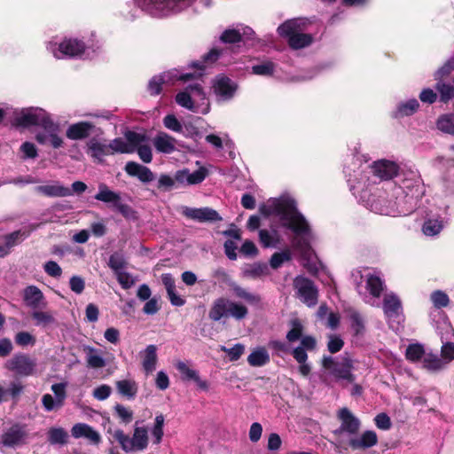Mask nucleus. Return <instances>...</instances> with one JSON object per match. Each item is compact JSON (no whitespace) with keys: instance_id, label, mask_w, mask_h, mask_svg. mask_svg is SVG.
<instances>
[{"instance_id":"obj_1","label":"nucleus","mask_w":454,"mask_h":454,"mask_svg":"<svg viewBox=\"0 0 454 454\" xmlns=\"http://www.w3.org/2000/svg\"><path fill=\"white\" fill-rule=\"evenodd\" d=\"M424 193L417 169L407 164H399V215H409L417 210L425 211L421 207Z\"/></svg>"},{"instance_id":"obj_2","label":"nucleus","mask_w":454,"mask_h":454,"mask_svg":"<svg viewBox=\"0 0 454 454\" xmlns=\"http://www.w3.org/2000/svg\"><path fill=\"white\" fill-rule=\"evenodd\" d=\"M298 211L295 200L286 196L271 198L259 207V212L262 216L268 218L273 215H277L283 228L294 231L300 230L301 226L297 223L302 222L301 217L297 215Z\"/></svg>"},{"instance_id":"obj_3","label":"nucleus","mask_w":454,"mask_h":454,"mask_svg":"<svg viewBox=\"0 0 454 454\" xmlns=\"http://www.w3.org/2000/svg\"><path fill=\"white\" fill-rule=\"evenodd\" d=\"M305 24L301 20L293 19L283 22L277 29L278 34L287 39L289 47L293 50H300L309 46L313 43L310 34L302 33Z\"/></svg>"},{"instance_id":"obj_4","label":"nucleus","mask_w":454,"mask_h":454,"mask_svg":"<svg viewBox=\"0 0 454 454\" xmlns=\"http://www.w3.org/2000/svg\"><path fill=\"white\" fill-rule=\"evenodd\" d=\"M12 125L16 128L23 129L40 126L43 129H54V121L51 115L42 108L22 109L20 113L16 114Z\"/></svg>"},{"instance_id":"obj_5","label":"nucleus","mask_w":454,"mask_h":454,"mask_svg":"<svg viewBox=\"0 0 454 454\" xmlns=\"http://www.w3.org/2000/svg\"><path fill=\"white\" fill-rule=\"evenodd\" d=\"M248 314L247 308L242 303L220 297L214 301L208 312V317L214 321H220L223 317H232L236 320L244 319Z\"/></svg>"},{"instance_id":"obj_6","label":"nucleus","mask_w":454,"mask_h":454,"mask_svg":"<svg viewBox=\"0 0 454 454\" xmlns=\"http://www.w3.org/2000/svg\"><path fill=\"white\" fill-rule=\"evenodd\" d=\"M97 200L112 204L113 207L127 220H137V213L129 205L123 203L120 194L109 189L101 183L98 185V192L94 196Z\"/></svg>"},{"instance_id":"obj_7","label":"nucleus","mask_w":454,"mask_h":454,"mask_svg":"<svg viewBox=\"0 0 454 454\" xmlns=\"http://www.w3.org/2000/svg\"><path fill=\"white\" fill-rule=\"evenodd\" d=\"M196 0H137L139 6L153 14L179 12Z\"/></svg>"},{"instance_id":"obj_8","label":"nucleus","mask_w":454,"mask_h":454,"mask_svg":"<svg viewBox=\"0 0 454 454\" xmlns=\"http://www.w3.org/2000/svg\"><path fill=\"white\" fill-rule=\"evenodd\" d=\"M322 366L330 371L336 379L345 380L349 383L355 381L356 377L351 372L353 362L348 356H342L340 362H336L332 356H324Z\"/></svg>"},{"instance_id":"obj_9","label":"nucleus","mask_w":454,"mask_h":454,"mask_svg":"<svg viewBox=\"0 0 454 454\" xmlns=\"http://www.w3.org/2000/svg\"><path fill=\"white\" fill-rule=\"evenodd\" d=\"M212 276L219 282L226 284L237 298L243 299L252 305H257L261 302L262 299L259 294L247 292L245 288L238 285L231 279V276L223 268L215 270Z\"/></svg>"},{"instance_id":"obj_10","label":"nucleus","mask_w":454,"mask_h":454,"mask_svg":"<svg viewBox=\"0 0 454 454\" xmlns=\"http://www.w3.org/2000/svg\"><path fill=\"white\" fill-rule=\"evenodd\" d=\"M420 214L425 217V222L422 225V232L427 237L437 236L444 227L447 207L438 209L429 208L422 211Z\"/></svg>"},{"instance_id":"obj_11","label":"nucleus","mask_w":454,"mask_h":454,"mask_svg":"<svg viewBox=\"0 0 454 454\" xmlns=\"http://www.w3.org/2000/svg\"><path fill=\"white\" fill-rule=\"evenodd\" d=\"M294 288L300 299L309 307L317 303L318 290L314 282L305 277H297L294 280Z\"/></svg>"},{"instance_id":"obj_12","label":"nucleus","mask_w":454,"mask_h":454,"mask_svg":"<svg viewBox=\"0 0 454 454\" xmlns=\"http://www.w3.org/2000/svg\"><path fill=\"white\" fill-rule=\"evenodd\" d=\"M36 363L28 355L19 353L15 354L7 361L6 368L16 374L27 377L34 374Z\"/></svg>"},{"instance_id":"obj_13","label":"nucleus","mask_w":454,"mask_h":454,"mask_svg":"<svg viewBox=\"0 0 454 454\" xmlns=\"http://www.w3.org/2000/svg\"><path fill=\"white\" fill-rule=\"evenodd\" d=\"M51 390L55 395L53 397L51 394H44L42 396V404L45 411H52L60 409L67 398V383H56L51 385Z\"/></svg>"},{"instance_id":"obj_14","label":"nucleus","mask_w":454,"mask_h":454,"mask_svg":"<svg viewBox=\"0 0 454 454\" xmlns=\"http://www.w3.org/2000/svg\"><path fill=\"white\" fill-rule=\"evenodd\" d=\"M26 427L27 426L24 424H13L2 434V444L8 448H15L25 444L27 437Z\"/></svg>"},{"instance_id":"obj_15","label":"nucleus","mask_w":454,"mask_h":454,"mask_svg":"<svg viewBox=\"0 0 454 454\" xmlns=\"http://www.w3.org/2000/svg\"><path fill=\"white\" fill-rule=\"evenodd\" d=\"M297 215L301 217L302 222L301 223H297L298 226H301L300 230L294 231L293 229H288L294 234L291 239V243L294 248L301 253H307L310 249V244L305 236L309 234L310 227L308 221L300 211H298Z\"/></svg>"},{"instance_id":"obj_16","label":"nucleus","mask_w":454,"mask_h":454,"mask_svg":"<svg viewBox=\"0 0 454 454\" xmlns=\"http://www.w3.org/2000/svg\"><path fill=\"white\" fill-rule=\"evenodd\" d=\"M337 417L340 421V426L335 430V434H356L358 433L361 426L360 420L348 408L340 409Z\"/></svg>"},{"instance_id":"obj_17","label":"nucleus","mask_w":454,"mask_h":454,"mask_svg":"<svg viewBox=\"0 0 454 454\" xmlns=\"http://www.w3.org/2000/svg\"><path fill=\"white\" fill-rule=\"evenodd\" d=\"M183 214L185 217L199 223H215L222 221V217L218 212L207 207L200 208L185 207Z\"/></svg>"},{"instance_id":"obj_18","label":"nucleus","mask_w":454,"mask_h":454,"mask_svg":"<svg viewBox=\"0 0 454 454\" xmlns=\"http://www.w3.org/2000/svg\"><path fill=\"white\" fill-rule=\"evenodd\" d=\"M87 46L82 40L77 38H64L59 43L58 50L64 56L69 58L82 57Z\"/></svg>"},{"instance_id":"obj_19","label":"nucleus","mask_w":454,"mask_h":454,"mask_svg":"<svg viewBox=\"0 0 454 454\" xmlns=\"http://www.w3.org/2000/svg\"><path fill=\"white\" fill-rule=\"evenodd\" d=\"M95 129V125L90 121H78L68 126L66 137L71 140H83L90 137Z\"/></svg>"},{"instance_id":"obj_20","label":"nucleus","mask_w":454,"mask_h":454,"mask_svg":"<svg viewBox=\"0 0 454 454\" xmlns=\"http://www.w3.org/2000/svg\"><path fill=\"white\" fill-rule=\"evenodd\" d=\"M128 176L137 177L141 183L148 184L155 180V174L146 166L136 161H128L124 167Z\"/></svg>"},{"instance_id":"obj_21","label":"nucleus","mask_w":454,"mask_h":454,"mask_svg":"<svg viewBox=\"0 0 454 454\" xmlns=\"http://www.w3.org/2000/svg\"><path fill=\"white\" fill-rule=\"evenodd\" d=\"M372 174L380 180H389L397 175V164L387 160H380L371 165Z\"/></svg>"},{"instance_id":"obj_22","label":"nucleus","mask_w":454,"mask_h":454,"mask_svg":"<svg viewBox=\"0 0 454 454\" xmlns=\"http://www.w3.org/2000/svg\"><path fill=\"white\" fill-rule=\"evenodd\" d=\"M23 299L26 305L33 309H43L47 305L43 292L35 286H29L24 289Z\"/></svg>"},{"instance_id":"obj_23","label":"nucleus","mask_w":454,"mask_h":454,"mask_svg":"<svg viewBox=\"0 0 454 454\" xmlns=\"http://www.w3.org/2000/svg\"><path fill=\"white\" fill-rule=\"evenodd\" d=\"M176 370L181 374V379L184 381L192 380L196 383L197 387L204 391H207L209 385L207 380H201L199 372L196 370L189 368L185 363L179 361L176 365Z\"/></svg>"},{"instance_id":"obj_24","label":"nucleus","mask_w":454,"mask_h":454,"mask_svg":"<svg viewBox=\"0 0 454 454\" xmlns=\"http://www.w3.org/2000/svg\"><path fill=\"white\" fill-rule=\"evenodd\" d=\"M316 348V339L311 335H306L301 339L300 346L293 349L292 356L298 364H303L308 360L307 351H313Z\"/></svg>"},{"instance_id":"obj_25","label":"nucleus","mask_w":454,"mask_h":454,"mask_svg":"<svg viewBox=\"0 0 454 454\" xmlns=\"http://www.w3.org/2000/svg\"><path fill=\"white\" fill-rule=\"evenodd\" d=\"M213 89L216 95L224 99H230L234 96L237 86L229 77L221 75L216 77Z\"/></svg>"},{"instance_id":"obj_26","label":"nucleus","mask_w":454,"mask_h":454,"mask_svg":"<svg viewBox=\"0 0 454 454\" xmlns=\"http://www.w3.org/2000/svg\"><path fill=\"white\" fill-rule=\"evenodd\" d=\"M378 443V436L374 431L366 430L359 438H351L348 445L352 450H366Z\"/></svg>"},{"instance_id":"obj_27","label":"nucleus","mask_w":454,"mask_h":454,"mask_svg":"<svg viewBox=\"0 0 454 454\" xmlns=\"http://www.w3.org/2000/svg\"><path fill=\"white\" fill-rule=\"evenodd\" d=\"M382 309L389 327L395 330V323H396L397 318V296L394 294H386L383 299Z\"/></svg>"},{"instance_id":"obj_28","label":"nucleus","mask_w":454,"mask_h":454,"mask_svg":"<svg viewBox=\"0 0 454 454\" xmlns=\"http://www.w3.org/2000/svg\"><path fill=\"white\" fill-rule=\"evenodd\" d=\"M421 368L430 373H439L447 368L441 356L433 352H427L421 363Z\"/></svg>"},{"instance_id":"obj_29","label":"nucleus","mask_w":454,"mask_h":454,"mask_svg":"<svg viewBox=\"0 0 454 454\" xmlns=\"http://www.w3.org/2000/svg\"><path fill=\"white\" fill-rule=\"evenodd\" d=\"M72 435L74 438L84 437L89 439L92 443L98 444L101 442V436L92 427L84 424L77 423L73 426L71 429Z\"/></svg>"},{"instance_id":"obj_30","label":"nucleus","mask_w":454,"mask_h":454,"mask_svg":"<svg viewBox=\"0 0 454 454\" xmlns=\"http://www.w3.org/2000/svg\"><path fill=\"white\" fill-rule=\"evenodd\" d=\"M35 190L37 193L46 197H68L72 195L70 188L59 184V182L54 184L39 185Z\"/></svg>"},{"instance_id":"obj_31","label":"nucleus","mask_w":454,"mask_h":454,"mask_svg":"<svg viewBox=\"0 0 454 454\" xmlns=\"http://www.w3.org/2000/svg\"><path fill=\"white\" fill-rule=\"evenodd\" d=\"M153 142L159 153L168 154L176 151V138L165 132H159Z\"/></svg>"},{"instance_id":"obj_32","label":"nucleus","mask_w":454,"mask_h":454,"mask_svg":"<svg viewBox=\"0 0 454 454\" xmlns=\"http://www.w3.org/2000/svg\"><path fill=\"white\" fill-rule=\"evenodd\" d=\"M87 147V153L98 161H102L104 156L111 155L109 144H103L96 138L90 139Z\"/></svg>"},{"instance_id":"obj_33","label":"nucleus","mask_w":454,"mask_h":454,"mask_svg":"<svg viewBox=\"0 0 454 454\" xmlns=\"http://www.w3.org/2000/svg\"><path fill=\"white\" fill-rule=\"evenodd\" d=\"M117 392L128 400H133L137 394V384L132 380H121L115 382Z\"/></svg>"},{"instance_id":"obj_34","label":"nucleus","mask_w":454,"mask_h":454,"mask_svg":"<svg viewBox=\"0 0 454 454\" xmlns=\"http://www.w3.org/2000/svg\"><path fill=\"white\" fill-rule=\"evenodd\" d=\"M142 365L144 370L149 373L155 370L157 357V347L155 345H148L142 352Z\"/></svg>"},{"instance_id":"obj_35","label":"nucleus","mask_w":454,"mask_h":454,"mask_svg":"<svg viewBox=\"0 0 454 454\" xmlns=\"http://www.w3.org/2000/svg\"><path fill=\"white\" fill-rule=\"evenodd\" d=\"M137 422H136V425ZM134 451L144 450L148 446V433L145 427H135L131 438Z\"/></svg>"},{"instance_id":"obj_36","label":"nucleus","mask_w":454,"mask_h":454,"mask_svg":"<svg viewBox=\"0 0 454 454\" xmlns=\"http://www.w3.org/2000/svg\"><path fill=\"white\" fill-rule=\"evenodd\" d=\"M31 234V231L27 229H20L14 231L11 233H8L3 237L4 244L9 247L12 248L13 247L20 244L26 239H27Z\"/></svg>"},{"instance_id":"obj_37","label":"nucleus","mask_w":454,"mask_h":454,"mask_svg":"<svg viewBox=\"0 0 454 454\" xmlns=\"http://www.w3.org/2000/svg\"><path fill=\"white\" fill-rule=\"evenodd\" d=\"M259 241L261 245L265 247H276L277 245L280 242V237L276 229H272L271 231H269L266 229H262L259 231Z\"/></svg>"},{"instance_id":"obj_38","label":"nucleus","mask_w":454,"mask_h":454,"mask_svg":"<svg viewBox=\"0 0 454 454\" xmlns=\"http://www.w3.org/2000/svg\"><path fill=\"white\" fill-rule=\"evenodd\" d=\"M425 348L420 343H411L405 349V358L411 363H422L426 355Z\"/></svg>"},{"instance_id":"obj_39","label":"nucleus","mask_w":454,"mask_h":454,"mask_svg":"<svg viewBox=\"0 0 454 454\" xmlns=\"http://www.w3.org/2000/svg\"><path fill=\"white\" fill-rule=\"evenodd\" d=\"M247 362L251 366L259 367L265 365L270 362V356L265 348L261 347L254 350L247 357Z\"/></svg>"},{"instance_id":"obj_40","label":"nucleus","mask_w":454,"mask_h":454,"mask_svg":"<svg viewBox=\"0 0 454 454\" xmlns=\"http://www.w3.org/2000/svg\"><path fill=\"white\" fill-rule=\"evenodd\" d=\"M384 288L383 280L376 275L368 274L366 278V289L370 294L375 298H379Z\"/></svg>"},{"instance_id":"obj_41","label":"nucleus","mask_w":454,"mask_h":454,"mask_svg":"<svg viewBox=\"0 0 454 454\" xmlns=\"http://www.w3.org/2000/svg\"><path fill=\"white\" fill-rule=\"evenodd\" d=\"M87 354V365L90 368L98 369L106 366L105 359L98 355V350L92 347L87 346L84 348Z\"/></svg>"},{"instance_id":"obj_42","label":"nucleus","mask_w":454,"mask_h":454,"mask_svg":"<svg viewBox=\"0 0 454 454\" xmlns=\"http://www.w3.org/2000/svg\"><path fill=\"white\" fill-rule=\"evenodd\" d=\"M68 434L62 427H51L48 431V441L51 444H66Z\"/></svg>"},{"instance_id":"obj_43","label":"nucleus","mask_w":454,"mask_h":454,"mask_svg":"<svg viewBox=\"0 0 454 454\" xmlns=\"http://www.w3.org/2000/svg\"><path fill=\"white\" fill-rule=\"evenodd\" d=\"M290 325L292 328L286 333V340L289 342H295L304 337L303 333V325L298 318L293 319L290 321Z\"/></svg>"},{"instance_id":"obj_44","label":"nucleus","mask_w":454,"mask_h":454,"mask_svg":"<svg viewBox=\"0 0 454 454\" xmlns=\"http://www.w3.org/2000/svg\"><path fill=\"white\" fill-rule=\"evenodd\" d=\"M437 81L435 89L440 95V101L447 103L454 97V86L450 83L443 82L442 80Z\"/></svg>"},{"instance_id":"obj_45","label":"nucleus","mask_w":454,"mask_h":454,"mask_svg":"<svg viewBox=\"0 0 454 454\" xmlns=\"http://www.w3.org/2000/svg\"><path fill=\"white\" fill-rule=\"evenodd\" d=\"M348 312L349 319L351 321V329L353 330L354 334L356 336L363 334L365 327H364V320H363L361 315L359 314V312H357L356 310H355L353 309H349L348 310Z\"/></svg>"},{"instance_id":"obj_46","label":"nucleus","mask_w":454,"mask_h":454,"mask_svg":"<svg viewBox=\"0 0 454 454\" xmlns=\"http://www.w3.org/2000/svg\"><path fill=\"white\" fill-rule=\"evenodd\" d=\"M292 259V254L289 249H285L281 252L274 253L270 259V265L272 269L277 270L282 266L286 262Z\"/></svg>"},{"instance_id":"obj_47","label":"nucleus","mask_w":454,"mask_h":454,"mask_svg":"<svg viewBox=\"0 0 454 454\" xmlns=\"http://www.w3.org/2000/svg\"><path fill=\"white\" fill-rule=\"evenodd\" d=\"M167 76L168 74H162L160 75L153 76L148 83V91L152 96L159 95L162 90V84L167 82Z\"/></svg>"},{"instance_id":"obj_48","label":"nucleus","mask_w":454,"mask_h":454,"mask_svg":"<svg viewBox=\"0 0 454 454\" xmlns=\"http://www.w3.org/2000/svg\"><path fill=\"white\" fill-rule=\"evenodd\" d=\"M36 325H48L55 322L53 314L50 311H41L35 309L31 314Z\"/></svg>"},{"instance_id":"obj_49","label":"nucleus","mask_w":454,"mask_h":454,"mask_svg":"<svg viewBox=\"0 0 454 454\" xmlns=\"http://www.w3.org/2000/svg\"><path fill=\"white\" fill-rule=\"evenodd\" d=\"M111 155L118 153H132L133 148L128 145L127 142L121 137L114 138L109 143Z\"/></svg>"},{"instance_id":"obj_50","label":"nucleus","mask_w":454,"mask_h":454,"mask_svg":"<svg viewBox=\"0 0 454 454\" xmlns=\"http://www.w3.org/2000/svg\"><path fill=\"white\" fill-rule=\"evenodd\" d=\"M437 128L450 135H454V114H444L437 121Z\"/></svg>"},{"instance_id":"obj_51","label":"nucleus","mask_w":454,"mask_h":454,"mask_svg":"<svg viewBox=\"0 0 454 454\" xmlns=\"http://www.w3.org/2000/svg\"><path fill=\"white\" fill-rule=\"evenodd\" d=\"M163 426H164V416L159 414L155 417L154 426L152 429V435L153 437V443L159 444L163 437Z\"/></svg>"},{"instance_id":"obj_52","label":"nucleus","mask_w":454,"mask_h":454,"mask_svg":"<svg viewBox=\"0 0 454 454\" xmlns=\"http://www.w3.org/2000/svg\"><path fill=\"white\" fill-rule=\"evenodd\" d=\"M125 137L127 139L128 145H130V147L133 148V153L138 146L142 145L141 144L143 142L147 140V137L145 134L131 130H129L125 133Z\"/></svg>"},{"instance_id":"obj_53","label":"nucleus","mask_w":454,"mask_h":454,"mask_svg":"<svg viewBox=\"0 0 454 454\" xmlns=\"http://www.w3.org/2000/svg\"><path fill=\"white\" fill-rule=\"evenodd\" d=\"M274 71L275 64L271 61H265L252 67V73L256 75L271 76Z\"/></svg>"},{"instance_id":"obj_54","label":"nucleus","mask_w":454,"mask_h":454,"mask_svg":"<svg viewBox=\"0 0 454 454\" xmlns=\"http://www.w3.org/2000/svg\"><path fill=\"white\" fill-rule=\"evenodd\" d=\"M431 301L436 309L445 308L450 303L448 294L441 290L434 291L430 295Z\"/></svg>"},{"instance_id":"obj_55","label":"nucleus","mask_w":454,"mask_h":454,"mask_svg":"<svg viewBox=\"0 0 454 454\" xmlns=\"http://www.w3.org/2000/svg\"><path fill=\"white\" fill-rule=\"evenodd\" d=\"M114 439L120 443L125 452L134 451L131 438L125 434L123 430L117 429L114 434Z\"/></svg>"},{"instance_id":"obj_56","label":"nucleus","mask_w":454,"mask_h":454,"mask_svg":"<svg viewBox=\"0 0 454 454\" xmlns=\"http://www.w3.org/2000/svg\"><path fill=\"white\" fill-rule=\"evenodd\" d=\"M242 35L237 29H225L221 36L220 41L223 43H237L242 41Z\"/></svg>"},{"instance_id":"obj_57","label":"nucleus","mask_w":454,"mask_h":454,"mask_svg":"<svg viewBox=\"0 0 454 454\" xmlns=\"http://www.w3.org/2000/svg\"><path fill=\"white\" fill-rule=\"evenodd\" d=\"M176 102L188 109V110H191V111H195V107H194V104H193V101H192V95L190 93L189 90H184V91H181V92H178L176 95Z\"/></svg>"},{"instance_id":"obj_58","label":"nucleus","mask_w":454,"mask_h":454,"mask_svg":"<svg viewBox=\"0 0 454 454\" xmlns=\"http://www.w3.org/2000/svg\"><path fill=\"white\" fill-rule=\"evenodd\" d=\"M115 415L120 419L121 422L129 424L133 419V411L124 405L116 403L114 407Z\"/></svg>"},{"instance_id":"obj_59","label":"nucleus","mask_w":454,"mask_h":454,"mask_svg":"<svg viewBox=\"0 0 454 454\" xmlns=\"http://www.w3.org/2000/svg\"><path fill=\"white\" fill-rule=\"evenodd\" d=\"M441 357L444 360L446 366L454 360V343L443 341L441 348Z\"/></svg>"},{"instance_id":"obj_60","label":"nucleus","mask_w":454,"mask_h":454,"mask_svg":"<svg viewBox=\"0 0 454 454\" xmlns=\"http://www.w3.org/2000/svg\"><path fill=\"white\" fill-rule=\"evenodd\" d=\"M126 264L127 262L121 254L115 253L109 257L108 265L114 273L122 271Z\"/></svg>"},{"instance_id":"obj_61","label":"nucleus","mask_w":454,"mask_h":454,"mask_svg":"<svg viewBox=\"0 0 454 454\" xmlns=\"http://www.w3.org/2000/svg\"><path fill=\"white\" fill-rule=\"evenodd\" d=\"M454 70V55L446 60V62L434 73L435 80H442L448 76Z\"/></svg>"},{"instance_id":"obj_62","label":"nucleus","mask_w":454,"mask_h":454,"mask_svg":"<svg viewBox=\"0 0 454 454\" xmlns=\"http://www.w3.org/2000/svg\"><path fill=\"white\" fill-rule=\"evenodd\" d=\"M163 124L164 126L175 132L181 133L183 132V126L181 122L178 121V119L174 114H167L163 118Z\"/></svg>"},{"instance_id":"obj_63","label":"nucleus","mask_w":454,"mask_h":454,"mask_svg":"<svg viewBox=\"0 0 454 454\" xmlns=\"http://www.w3.org/2000/svg\"><path fill=\"white\" fill-rule=\"evenodd\" d=\"M419 106V104L417 99H409L405 103L399 105V114L411 115L418 110Z\"/></svg>"},{"instance_id":"obj_64","label":"nucleus","mask_w":454,"mask_h":454,"mask_svg":"<svg viewBox=\"0 0 454 454\" xmlns=\"http://www.w3.org/2000/svg\"><path fill=\"white\" fill-rule=\"evenodd\" d=\"M344 346L343 340L335 334L329 335V340L327 343V349L330 353L335 354L342 349Z\"/></svg>"}]
</instances>
